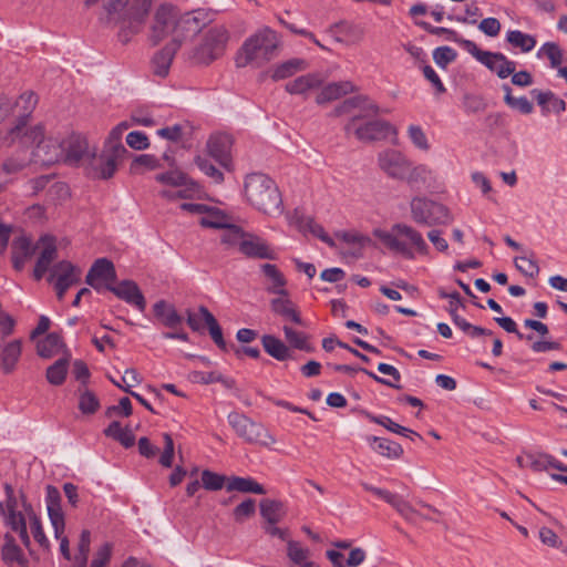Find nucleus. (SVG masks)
<instances>
[{"mask_svg": "<svg viewBox=\"0 0 567 567\" xmlns=\"http://www.w3.org/2000/svg\"><path fill=\"white\" fill-rule=\"evenodd\" d=\"M505 92L504 102L512 109L517 110L522 114H530L534 111L533 103L525 96L515 97L512 95V89L507 84L502 85Z\"/></svg>", "mask_w": 567, "mask_h": 567, "instance_id": "obj_52", "label": "nucleus"}, {"mask_svg": "<svg viewBox=\"0 0 567 567\" xmlns=\"http://www.w3.org/2000/svg\"><path fill=\"white\" fill-rule=\"evenodd\" d=\"M105 289L125 302L135 306L140 311H144L146 308V300L137 284L133 280H122L117 285H106Z\"/></svg>", "mask_w": 567, "mask_h": 567, "instance_id": "obj_18", "label": "nucleus"}, {"mask_svg": "<svg viewBox=\"0 0 567 567\" xmlns=\"http://www.w3.org/2000/svg\"><path fill=\"white\" fill-rule=\"evenodd\" d=\"M328 368H331L333 371H337V372L348 373L350 375H353L357 372H363L368 377H370L371 379H373L374 381H377L381 384L391 386L393 389H401V385L393 383L386 379H383V378L377 375L375 373H373L372 371H369L364 368L352 367V365H348V364H333V363H328Z\"/></svg>", "mask_w": 567, "mask_h": 567, "instance_id": "obj_50", "label": "nucleus"}, {"mask_svg": "<svg viewBox=\"0 0 567 567\" xmlns=\"http://www.w3.org/2000/svg\"><path fill=\"white\" fill-rule=\"evenodd\" d=\"M228 422L237 435L249 443L267 446L276 442L262 424L254 422L244 414L231 412L228 415Z\"/></svg>", "mask_w": 567, "mask_h": 567, "instance_id": "obj_9", "label": "nucleus"}, {"mask_svg": "<svg viewBox=\"0 0 567 567\" xmlns=\"http://www.w3.org/2000/svg\"><path fill=\"white\" fill-rule=\"evenodd\" d=\"M270 309L275 315L284 318L285 320L303 326V320L301 319L297 306L288 298V296H280L271 299Z\"/></svg>", "mask_w": 567, "mask_h": 567, "instance_id": "obj_25", "label": "nucleus"}, {"mask_svg": "<svg viewBox=\"0 0 567 567\" xmlns=\"http://www.w3.org/2000/svg\"><path fill=\"white\" fill-rule=\"evenodd\" d=\"M323 82L324 76L321 73H308L288 82L285 89L290 94H306L308 91L320 87Z\"/></svg>", "mask_w": 567, "mask_h": 567, "instance_id": "obj_26", "label": "nucleus"}, {"mask_svg": "<svg viewBox=\"0 0 567 567\" xmlns=\"http://www.w3.org/2000/svg\"><path fill=\"white\" fill-rule=\"evenodd\" d=\"M282 331L290 347L308 353L313 352L315 348L309 343V337L305 332L297 331L289 326H284Z\"/></svg>", "mask_w": 567, "mask_h": 567, "instance_id": "obj_47", "label": "nucleus"}, {"mask_svg": "<svg viewBox=\"0 0 567 567\" xmlns=\"http://www.w3.org/2000/svg\"><path fill=\"white\" fill-rule=\"evenodd\" d=\"M199 311L203 316L204 322L208 328L209 334L213 339V341L216 343V346L221 349L226 350V342L223 337V331L217 322L216 318L213 316V313L204 306L199 307Z\"/></svg>", "mask_w": 567, "mask_h": 567, "instance_id": "obj_45", "label": "nucleus"}, {"mask_svg": "<svg viewBox=\"0 0 567 567\" xmlns=\"http://www.w3.org/2000/svg\"><path fill=\"white\" fill-rule=\"evenodd\" d=\"M21 144L31 147L33 164L51 166L62 161L63 144L58 137H44L43 127L35 125L25 131L20 137Z\"/></svg>", "mask_w": 567, "mask_h": 567, "instance_id": "obj_5", "label": "nucleus"}, {"mask_svg": "<svg viewBox=\"0 0 567 567\" xmlns=\"http://www.w3.org/2000/svg\"><path fill=\"white\" fill-rule=\"evenodd\" d=\"M240 254L252 259L276 260L277 252L261 237L247 233L241 243Z\"/></svg>", "mask_w": 567, "mask_h": 567, "instance_id": "obj_19", "label": "nucleus"}, {"mask_svg": "<svg viewBox=\"0 0 567 567\" xmlns=\"http://www.w3.org/2000/svg\"><path fill=\"white\" fill-rule=\"evenodd\" d=\"M449 312L454 324L457 328H460L463 332L467 333L470 337L478 338L481 336H493L492 330L471 324L464 318L460 317L458 313H455V309H450Z\"/></svg>", "mask_w": 567, "mask_h": 567, "instance_id": "obj_51", "label": "nucleus"}, {"mask_svg": "<svg viewBox=\"0 0 567 567\" xmlns=\"http://www.w3.org/2000/svg\"><path fill=\"white\" fill-rule=\"evenodd\" d=\"M378 166L388 177L402 181L409 168V158L400 151L386 148L378 154Z\"/></svg>", "mask_w": 567, "mask_h": 567, "instance_id": "obj_13", "label": "nucleus"}, {"mask_svg": "<svg viewBox=\"0 0 567 567\" xmlns=\"http://www.w3.org/2000/svg\"><path fill=\"white\" fill-rule=\"evenodd\" d=\"M153 0H126L124 18L138 24L143 23L150 12Z\"/></svg>", "mask_w": 567, "mask_h": 567, "instance_id": "obj_36", "label": "nucleus"}, {"mask_svg": "<svg viewBox=\"0 0 567 567\" xmlns=\"http://www.w3.org/2000/svg\"><path fill=\"white\" fill-rule=\"evenodd\" d=\"M176 11L169 4H162L155 12L151 28L150 40L153 45L158 44L169 34L175 35Z\"/></svg>", "mask_w": 567, "mask_h": 567, "instance_id": "obj_12", "label": "nucleus"}, {"mask_svg": "<svg viewBox=\"0 0 567 567\" xmlns=\"http://www.w3.org/2000/svg\"><path fill=\"white\" fill-rule=\"evenodd\" d=\"M306 69L307 62L303 59H290L276 65L272 70L271 78L274 81L285 80Z\"/></svg>", "mask_w": 567, "mask_h": 567, "instance_id": "obj_40", "label": "nucleus"}, {"mask_svg": "<svg viewBox=\"0 0 567 567\" xmlns=\"http://www.w3.org/2000/svg\"><path fill=\"white\" fill-rule=\"evenodd\" d=\"M365 99L355 96L346 100L342 104L336 107V115H341L351 112L353 109H361L364 114L353 115L346 124L344 132L347 135L353 134L361 142H372L386 138L390 134H396V130L384 120H373L360 124V120L369 114H378L379 107L373 103H368Z\"/></svg>", "mask_w": 567, "mask_h": 567, "instance_id": "obj_1", "label": "nucleus"}, {"mask_svg": "<svg viewBox=\"0 0 567 567\" xmlns=\"http://www.w3.org/2000/svg\"><path fill=\"white\" fill-rule=\"evenodd\" d=\"M411 217L424 226L449 225L452 221L450 210L444 205L424 197H414L410 203Z\"/></svg>", "mask_w": 567, "mask_h": 567, "instance_id": "obj_6", "label": "nucleus"}, {"mask_svg": "<svg viewBox=\"0 0 567 567\" xmlns=\"http://www.w3.org/2000/svg\"><path fill=\"white\" fill-rule=\"evenodd\" d=\"M261 344L265 351L278 361L293 359L292 351L282 340L272 336L265 334L261 337Z\"/></svg>", "mask_w": 567, "mask_h": 567, "instance_id": "obj_33", "label": "nucleus"}, {"mask_svg": "<svg viewBox=\"0 0 567 567\" xmlns=\"http://www.w3.org/2000/svg\"><path fill=\"white\" fill-rule=\"evenodd\" d=\"M246 234L247 231H245L241 227L228 224L220 236V241L226 246L227 249L236 248L239 251Z\"/></svg>", "mask_w": 567, "mask_h": 567, "instance_id": "obj_46", "label": "nucleus"}, {"mask_svg": "<svg viewBox=\"0 0 567 567\" xmlns=\"http://www.w3.org/2000/svg\"><path fill=\"white\" fill-rule=\"evenodd\" d=\"M368 441L377 453L388 458H399L403 454L402 446L389 439L372 436Z\"/></svg>", "mask_w": 567, "mask_h": 567, "instance_id": "obj_39", "label": "nucleus"}, {"mask_svg": "<svg viewBox=\"0 0 567 567\" xmlns=\"http://www.w3.org/2000/svg\"><path fill=\"white\" fill-rule=\"evenodd\" d=\"M430 175V169L427 166L423 164L414 165L413 162L409 159V168L405 171L404 178L410 185H416L420 183H425Z\"/></svg>", "mask_w": 567, "mask_h": 567, "instance_id": "obj_55", "label": "nucleus"}, {"mask_svg": "<svg viewBox=\"0 0 567 567\" xmlns=\"http://www.w3.org/2000/svg\"><path fill=\"white\" fill-rule=\"evenodd\" d=\"M229 40V33L223 25L210 28L204 35L203 43L195 50L194 60L200 64H209L220 58Z\"/></svg>", "mask_w": 567, "mask_h": 567, "instance_id": "obj_7", "label": "nucleus"}, {"mask_svg": "<svg viewBox=\"0 0 567 567\" xmlns=\"http://www.w3.org/2000/svg\"><path fill=\"white\" fill-rule=\"evenodd\" d=\"M156 181L172 186L187 185L188 177L179 171H171L156 175Z\"/></svg>", "mask_w": 567, "mask_h": 567, "instance_id": "obj_63", "label": "nucleus"}, {"mask_svg": "<svg viewBox=\"0 0 567 567\" xmlns=\"http://www.w3.org/2000/svg\"><path fill=\"white\" fill-rule=\"evenodd\" d=\"M279 48V38L270 28H262L255 34L247 38L236 59L239 68L249 64L260 68L277 54Z\"/></svg>", "mask_w": 567, "mask_h": 567, "instance_id": "obj_4", "label": "nucleus"}, {"mask_svg": "<svg viewBox=\"0 0 567 567\" xmlns=\"http://www.w3.org/2000/svg\"><path fill=\"white\" fill-rule=\"evenodd\" d=\"M528 458L530 460L529 466L536 472L546 471L551 467L567 473V466L549 454L543 453L536 457L529 455Z\"/></svg>", "mask_w": 567, "mask_h": 567, "instance_id": "obj_49", "label": "nucleus"}, {"mask_svg": "<svg viewBox=\"0 0 567 567\" xmlns=\"http://www.w3.org/2000/svg\"><path fill=\"white\" fill-rule=\"evenodd\" d=\"M287 555L291 561H293L297 565H301L303 567L305 563H308L307 559L310 555V551L308 548L302 547L298 542L296 540H288L287 544Z\"/></svg>", "mask_w": 567, "mask_h": 567, "instance_id": "obj_60", "label": "nucleus"}, {"mask_svg": "<svg viewBox=\"0 0 567 567\" xmlns=\"http://www.w3.org/2000/svg\"><path fill=\"white\" fill-rule=\"evenodd\" d=\"M533 257L534 254L530 252V256H517L514 258L517 270L529 278H535L539 274L538 264Z\"/></svg>", "mask_w": 567, "mask_h": 567, "instance_id": "obj_57", "label": "nucleus"}, {"mask_svg": "<svg viewBox=\"0 0 567 567\" xmlns=\"http://www.w3.org/2000/svg\"><path fill=\"white\" fill-rule=\"evenodd\" d=\"M19 144L21 150H18L16 154H12L3 163V169L9 174L17 173L29 164H33L32 154L29 152L30 147L22 145L20 141Z\"/></svg>", "mask_w": 567, "mask_h": 567, "instance_id": "obj_38", "label": "nucleus"}, {"mask_svg": "<svg viewBox=\"0 0 567 567\" xmlns=\"http://www.w3.org/2000/svg\"><path fill=\"white\" fill-rule=\"evenodd\" d=\"M544 54L550 62L553 69H558L563 63L564 53L555 42H546L540 48L538 55Z\"/></svg>", "mask_w": 567, "mask_h": 567, "instance_id": "obj_59", "label": "nucleus"}, {"mask_svg": "<svg viewBox=\"0 0 567 567\" xmlns=\"http://www.w3.org/2000/svg\"><path fill=\"white\" fill-rule=\"evenodd\" d=\"M199 224L205 228L225 229L228 226L227 217L217 208L210 207V212L202 217Z\"/></svg>", "mask_w": 567, "mask_h": 567, "instance_id": "obj_56", "label": "nucleus"}, {"mask_svg": "<svg viewBox=\"0 0 567 567\" xmlns=\"http://www.w3.org/2000/svg\"><path fill=\"white\" fill-rule=\"evenodd\" d=\"M1 560L7 567H28L29 560L23 550L17 545L16 538L10 533L3 535L1 546Z\"/></svg>", "mask_w": 567, "mask_h": 567, "instance_id": "obj_21", "label": "nucleus"}, {"mask_svg": "<svg viewBox=\"0 0 567 567\" xmlns=\"http://www.w3.org/2000/svg\"><path fill=\"white\" fill-rule=\"evenodd\" d=\"M155 318L169 329L177 328L183 322V317L178 315L175 307L165 300H158L153 306Z\"/></svg>", "mask_w": 567, "mask_h": 567, "instance_id": "obj_28", "label": "nucleus"}, {"mask_svg": "<svg viewBox=\"0 0 567 567\" xmlns=\"http://www.w3.org/2000/svg\"><path fill=\"white\" fill-rule=\"evenodd\" d=\"M486 102L483 96L473 93H465L462 99V107L466 114H476L485 111Z\"/></svg>", "mask_w": 567, "mask_h": 567, "instance_id": "obj_58", "label": "nucleus"}, {"mask_svg": "<svg viewBox=\"0 0 567 567\" xmlns=\"http://www.w3.org/2000/svg\"><path fill=\"white\" fill-rule=\"evenodd\" d=\"M231 143V137L227 134L212 135L207 142V150L209 155L226 168L229 165Z\"/></svg>", "mask_w": 567, "mask_h": 567, "instance_id": "obj_22", "label": "nucleus"}, {"mask_svg": "<svg viewBox=\"0 0 567 567\" xmlns=\"http://www.w3.org/2000/svg\"><path fill=\"white\" fill-rule=\"evenodd\" d=\"M79 410L86 415L94 414L100 409V400L94 392L87 389H79Z\"/></svg>", "mask_w": 567, "mask_h": 567, "instance_id": "obj_54", "label": "nucleus"}, {"mask_svg": "<svg viewBox=\"0 0 567 567\" xmlns=\"http://www.w3.org/2000/svg\"><path fill=\"white\" fill-rule=\"evenodd\" d=\"M463 49L499 79L508 78L516 70V63L501 52L484 51L475 42H463Z\"/></svg>", "mask_w": 567, "mask_h": 567, "instance_id": "obj_8", "label": "nucleus"}, {"mask_svg": "<svg viewBox=\"0 0 567 567\" xmlns=\"http://www.w3.org/2000/svg\"><path fill=\"white\" fill-rule=\"evenodd\" d=\"M226 488L228 492L266 494L265 487L251 477L231 476L227 481Z\"/></svg>", "mask_w": 567, "mask_h": 567, "instance_id": "obj_37", "label": "nucleus"}, {"mask_svg": "<svg viewBox=\"0 0 567 567\" xmlns=\"http://www.w3.org/2000/svg\"><path fill=\"white\" fill-rule=\"evenodd\" d=\"M408 135L416 148L425 152L430 150L427 137L420 125H410L408 127Z\"/></svg>", "mask_w": 567, "mask_h": 567, "instance_id": "obj_61", "label": "nucleus"}, {"mask_svg": "<svg viewBox=\"0 0 567 567\" xmlns=\"http://www.w3.org/2000/svg\"><path fill=\"white\" fill-rule=\"evenodd\" d=\"M38 103L37 95L29 91L20 95V97L13 103V125L9 130V137L14 143L16 137H20L25 131L27 123L33 113Z\"/></svg>", "mask_w": 567, "mask_h": 567, "instance_id": "obj_10", "label": "nucleus"}, {"mask_svg": "<svg viewBox=\"0 0 567 567\" xmlns=\"http://www.w3.org/2000/svg\"><path fill=\"white\" fill-rule=\"evenodd\" d=\"M260 270L269 281V285L266 288L268 292L279 296H288V291L285 288L287 280L276 265L262 264L260 266Z\"/></svg>", "mask_w": 567, "mask_h": 567, "instance_id": "obj_30", "label": "nucleus"}, {"mask_svg": "<svg viewBox=\"0 0 567 567\" xmlns=\"http://www.w3.org/2000/svg\"><path fill=\"white\" fill-rule=\"evenodd\" d=\"M23 506L28 515L30 530L34 540L43 550H50V542L44 534L40 518L37 516L31 505H27L25 503H23Z\"/></svg>", "mask_w": 567, "mask_h": 567, "instance_id": "obj_41", "label": "nucleus"}, {"mask_svg": "<svg viewBox=\"0 0 567 567\" xmlns=\"http://www.w3.org/2000/svg\"><path fill=\"white\" fill-rule=\"evenodd\" d=\"M259 506L261 517L269 525H276L285 515L284 504L280 501L265 498L260 502Z\"/></svg>", "mask_w": 567, "mask_h": 567, "instance_id": "obj_42", "label": "nucleus"}, {"mask_svg": "<svg viewBox=\"0 0 567 567\" xmlns=\"http://www.w3.org/2000/svg\"><path fill=\"white\" fill-rule=\"evenodd\" d=\"M179 40L171 41L162 50L156 52L152 59V70L156 76L165 78L177 52Z\"/></svg>", "mask_w": 567, "mask_h": 567, "instance_id": "obj_23", "label": "nucleus"}, {"mask_svg": "<svg viewBox=\"0 0 567 567\" xmlns=\"http://www.w3.org/2000/svg\"><path fill=\"white\" fill-rule=\"evenodd\" d=\"M69 360L61 358L47 369V380L52 385H61L65 381Z\"/></svg>", "mask_w": 567, "mask_h": 567, "instance_id": "obj_53", "label": "nucleus"}, {"mask_svg": "<svg viewBox=\"0 0 567 567\" xmlns=\"http://www.w3.org/2000/svg\"><path fill=\"white\" fill-rule=\"evenodd\" d=\"M364 414H365V416L371 422L384 426L390 432H393L395 434L403 435V436H406V437L415 436V437L422 439V436L419 433H416L413 430H410V429H408L405 426H402V425L395 423L389 416H385V415H373V414H371L369 412H365Z\"/></svg>", "mask_w": 567, "mask_h": 567, "instance_id": "obj_43", "label": "nucleus"}, {"mask_svg": "<svg viewBox=\"0 0 567 567\" xmlns=\"http://www.w3.org/2000/svg\"><path fill=\"white\" fill-rule=\"evenodd\" d=\"M226 477L224 475H219L209 470H205L202 473V483L204 488L208 491H219L223 488L225 484Z\"/></svg>", "mask_w": 567, "mask_h": 567, "instance_id": "obj_62", "label": "nucleus"}, {"mask_svg": "<svg viewBox=\"0 0 567 567\" xmlns=\"http://www.w3.org/2000/svg\"><path fill=\"white\" fill-rule=\"evenodd\" d=\"M530 94L536 99L538 105L542 106L543 115H547L550 112V109L547 104L551 105V110L560 114L566 111V102L559 97H557L551 91H539L534 89L530 91Z\"/></svg>", "mask_w": 567, "mask_h": 567, "instance_id": "obj_35", "label": "nucleus"}, {"mask_svg": "<svg viewBox=\"0 0 567 567\" xmlns=\"http://www.w3.org/2000/svg\"><path fill=\"white\" fill-rule=\"evenodd\" d=\"M354 85L350 81H340L329 83L321 89L316 97L318 104H324L338 100L354 91Z\"/></svg>", "mask_w": 567, "mask_h": 567, "instance_id": "obj_29", "label": "nucleus"}, {"mask_svg": "<svg viewBox=\"0 0 567 567\" xmlns=\"http://www.w3.org/2000/svg\"><path fill=\"white\" fill-rule=\"evenodd\" d=\"M42 250L34 267V278L40 280L49 270L50 265L56 258V246L52 237H42L40 240Z\"/></svg>", "mask_w": 567, "mask_h": 567, "instance_id": "obj_24", "label": "nucleus"}, {"mask_svg": "<svg viewBox=\"0 0 567 567\" xmlns=\"http://www.w3.org/2000/svg\"><path fill=\"white\" fill-rule=\"evenodd\" d=\"M361 485L367 492L374 494L390 506H392L395 512L405 520H412L413 516L417 515V511L401 495L392 493L388 489L375 487L368 483H362Z\"/></svg>", "mask_w": 567, "mask_h": 567, "instance_id": "obj_16", "label": "nucleus"}, {"mask_svg": "<svg viewBox=\"0 0 567 567\" xmlns=\"http://www.w3.org/2000/svg\"><path fill=\"white\" fill-rule=\"evenodd\" d=\"M245 195L257 210L269 216L282 213V198L276 183L265 174L254 173L246 177Z\"/></svg>", "mask_w": 567, "mask_h": 567, "instance_id": "obj_3", "label": "nucleus"}, {"mask_svg": "<svg viewBox=\"0 0 567 567\" xmlns=\"http://www.w3.org/2000/svg\"><path fill=\"white\" fill-rule=\"evenodd\" d=\"M116 270L113 262L107 258H99L91 266L85 282L97 292L105 289L106 285L115 284Z\"/></svg>", "mask_w": 567, "mask_h": 567, "instance_id": "obj_15", "label": "nucleus"}, {"mask_svg": "<svg viewBox=\"0 0 567 567\" xmlns=\"http://www.w3.org/2000/svg\"><path fill=\"white\" fill-rule=\"evenodd\" d=\"M256 512V502L252 498H247L237 505L234 509V518L238 523H243L246 518L251 517Z\"/></svg>", "mask_w": 567, "mask_h": 567, "instance_id": "obj_64", "label": "nucleus"}, {"mask_svg": "<svg viewBox=\"0 0 567 567\" xmlns=\"http://www.w3.org/2000/svg\"><path fill=\"white\" fill-rule=\"evenodd\" d=\"M45 503L48 515L51 522V525L54 529L55 538H60L64 533L65 522L64 514L61 506V494L60 491L53 486L48 485L45 487Z\"/></svg>", "mask_w": 567, "mask_h": 567, "instance_id": "obj_17", "label": "nucleus"}, {"mask_svg": "<svg viewBox=\"0 0 567 567\" xmlns=\"http://www.w3.org/2000/svg\"><path fill=\"white\" fill-rule=\"evenodd\" d=\"M21 352L22 341L20 339L0 346V361L4 373H11L16 369Z\"/></svg>", "mask_w": 567, "mask_h": 567, "instance_id": "obj_27", "label": "nucleus"}, {"mask_svg": "<svg viewBox=\"0 0 567 567\" xmlns=\"http://www.w3.org/2000/svg\"><path fill=\"white\" fill-rule=\"evenodd\" d=\"M61 142L64 151L62 161L66 164L75 165L91 156L87 141L81 135L72 134L68 138L61 140Z\"/></svg>", "mask_w": 567, "mask_h": 567, "instance_id": "obj_20", "label": "nucleus"}, {"mask_svg": "<svg viewBox=\"0 0 567 567\" xmlns=\"http://www.w3.org/2000/svg\"><path fill=\"white\" fill-rule=\"evenodd\" d=\"M126 153L127 150L124 145H116L113 150L104 148L99 156L92 154L95 176L103 179L111 178Z\"/></svg>", "mask_w": 567, "mask_h": 567, "instance_id": "obj_11", "label": "nucleus"}, {"mask_svg": "<svg viewBox=\"0 0 567 567\" xmlns=\"http://www.w3.org/2000/svg\"><path fill=\"white\" fill-rule=\"evenodd\" d=\"M374 236L391 251L405 259H414L416 255L427 256L430 247L422 234L414 227L398 223L390 230L375 229Z\"/></svg>", "mask_w": 567, "mask_h": 567, "instance_id": "obj_2", "label": "nucleus"}, {"mask_svg": "<svg viewBox=\"0 0 567 567\" xmlns=\"http://www.w3.org/2000/svg\"><path fill=\"white\" fill-rule=\"evenodd\" d=\"M81 270L70 261L63 260L51 269L50 279L54 280V288L59 300L64 298L66 290L80 281Z\"/></svg>", "mask_w": 567, "mask_h": 567, "instance_id": "obj_14", "label": "nucleus"}, {"mask_svg": "<svg viewBox=\"0 0 567 567\" xmlns=\"http://www.w3.org/2000/svg\"><path fill=\"white\" fill-rule=\"evenodd\" d=\"M200 30V22L189 13L178 17L175 20V35L172 41L179 40L178 48L188 34H195Z\"/></svg>", "mask_w": 567, "mask_h": 567, "instance_id": "obj_34", "label": "nucleus"}, {"mask_svg": "<svg viewBox=\"0 0 567 567\" xmlns=\"http://www.w3.org/2000/svg\"><path fill=\"white\" fill-rule=\"evenodd\" d=\"M27 518L28 515L19 512V511H11V514H6L4 516V523L14 533H17L21 539V543L23 546L31 550V539L28 533L27 528Z\"/></svg>", "mask_w": 567, "mask_h": 567, "instance_id": "obj_31", "label": "nucleus"}, {"mask_svg": "<svg viewBox=\"0 0 567 567\" xmlns=\"http://www.w3.org/2000/svg\"><path fill=\"white\" fill-rule=\"evenodd\" d=\"M12 252V265L18 271H21L25 265V261L32 256L33 248L31 240L25 236H19L13 239L11 245Z\"/></svg>", "mask_w": 567, "mask_h": 567, "instance_id": "obj_32", "label": "nucleus"}, {"mask_svg": "<svg viewBox=\"0 0 567 567\" xmlns=\"http://www.w3.org/2000/svg\"><path fill=\"white\" fill-rule=\"evenodd\" d=\"M506 41L523 53L530 52L536 47V39L534 35L524 33L519 30H509L506 33Z\"/></svg>", "mask_w": 567, "mask_h": 567, "instance_id": "obj_44", "label": "nucleus"}, {"mask_svg": "<svg viewBox=\"0 0 567 567\" xmlns=\"http://www.w3.org/2000/svg\"><path fill=\"white\" fill-rule=\"evenodd\" d=\"M63 346L62 338L59 333H49L43 340L37 344V353L44 359L53 357Z\"/></svg>", "mask_w": 567, "mask_h": 567, "instance_id": "obj_48", "label": "nucleus"}]
</instances>
